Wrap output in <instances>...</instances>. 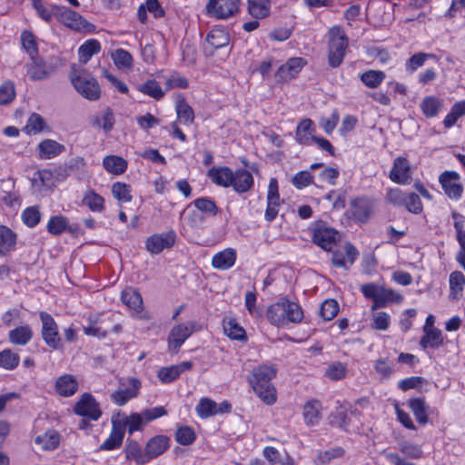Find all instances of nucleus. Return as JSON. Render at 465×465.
Instances as JSON below:
<instances>
[{
    "label": "nucleus",
    "mask_w": 465,
    "mask_h": 465,
    "mask_svg": "<svg viewBox=\"0 0 465 465\" xmlns=\"http://www.w3.org/2000/svg\"><path fill=\"white\" fill-rule=\"evenodd\" d=\"M440 183L449 198L459 200L461 197L463 188L459 183L460 175L454 171H445L440 176Z\"/></svg>",
    "instance_id": "obj_11"
},
{
    "label": "nucleus",
    "mask_w": 465,
    "mask_h": 465,
    "mask_svg": "<svg viewBox=\"0 0 465 465\" xmlns=\"http://www.w3.org/2000/svg\"><path fill=\"white\" fill-rule=\"evenodd\" d=\"M123 303L134 312L143 310V299L140 292L133 287L125 288L121 294Z\"/></svg>",
    "instance_id": "obj_24"
},
{
    "label": "nucleus",
    "mask_w": 465,
    "mask_h": 465,
    "mask_svg": "<svg viewBox=\"0 0 465 465\" xmlns=\"http://www.w3.org/2000/svg\"><path fill=\"white\" fill-rule=\"evenodd\" d=\"M465 285V276L461 272L455 271L450 275V296L452 299H459Z\"/></svg>",
    "instance_id": "obj_46"
},
{
    "label": "nucleus",
    "mask_w": 465,
    "mask_h": 465,
    "mask_svg": "<svg viewBox=\"0 0 465 465\" xmlns=\"http://www.w3.org/2000/svg\"><path fill=\"white\" fill-rule=\"evenodd\" d=\"M385 78V74L382 71L368 70L361 75L362 83L370 87L375 88L379 86Z\"/></svg>",
    "instance_id": "obj_55"
},
{
    "label": "nucleus",
    "mask_w": 465,
    "mask_h": 465,
    "mask_svg": "<svg viewBox=\"0 0 465 465\" xmlns=\"http://www.w3.org/2000/svg\"><path fill=\"white\" fill-rule=\"evenodd\" d=\"M132 188L131 185L116 182L112 185V194L119 202L128 203L132 200Z\"/></svg>",
    "instance_id": "obj_53"
},
{
    "label": "nucleus",
    "mask_w": 465,
    "mask_h": 465,
    "mask_svg": "<svg viewBox=\"0 0 465 465\" xmlns=\"http://www.w3.org/2000/svg\"><path fill=\"white\" fill-rule=\"evenodd\" d=\"M168 446L169 439L167 437L159 435L152 438L145 447L149 461L163 454L167 450Z\"/></svg>",
    "instance_id": "obj_26"
},
{
    "label": "nucleus",
    "mask_w": 465,
    "mask_h": 465,
    "mask_svg": "<svg viewBox=\"0 0 465 465\" xmlns=\"http://www.w3.org/2000/svg\"><path fill=\"white\" fill-rule=\"evenodd\" d=\"M236 261V252L234 249L227 248L217 252L212 259V265L218 270H228L232 268Z\"/></svg>",
    "instance_id": "obj_19"
},
{
    "label": "nucleus",
    "mask_w": 465,
    "mask_h": 465,
    "mask_svg": "<svg viewBox=\"0 0 465 465\" xmlns=\"http://www.w3.org/2000/svg\"><path fill=\"white\" fill-rule=\"evenodd\" d=\"M192 361H183L176 365L163 367L158 371V378L163 383H170L177 379L183 371L191 370Z\"/></svg>",
    "instance_id": "obj_16"
},
{
    "label": "nucleus",
    "mask_w": 465,
    "mask_h": 465,
    "mask_svg": "<svg viewBox=\"0 0 465 465\" xmlns=\"http://www.w3.org/2000/svg\"><path fill=\"white\" fill-rule=\"evenodd\" d=\"M92 125L94 127H101L105 133L112 131L114 125V115L112 109L107 107L92 121Z\"/></svg>",
    "instance_id": "obj_45"
},
{
    "label": "nucleus",
    "mask_w": 465,
    "mask_h": 465,
    "mask_svg": "<svg viewBox=\"0 0 465 465\" xmlns=\"http://www.w3.org/2000/svg\"><path fill=\"white\" fill-rule=\"evenodd\" d=\"M60 441V436L57 431L54 430H47L42 435H38L35 439V443L42 450H54Z\"/></svg>",
    "instance_id": "obj_37"
},
{
    "label": "nucleus",
    "mask_w": 465,
    "mask_h": 465,
    "mask_svg": "<svg viewBox=\"0 0 465 465\" xmlns=\"http://www.w3.org/2000/svg\"><path fill=\"white\" fill-rule=\"evenodd\" d=\"M253 185V178L250 172L238 169L233 173L232 185L235 192L242 193L248 192Z\"/></svg>",
    "instance_id": "obj_23"
},
{
    "label": "nucleus",
    "mask_w": 465,
    "mask_h": 465,
    "mask_svg": "<svg viewBox=\"0 0 465 465\" xmlns=\"http://www.w3.org/2000/svg\"><path fill=\"white\" fill-rule=\"evenodd\" d=\"M201 330V325L192 321L186 323H180L172 328L167 341L168 350L171 353H177L184 341L194 332Z\"/></svg>",
    "instance_id": "obj_5"
},
{
    "label": "nucleus",
    "mask_w": 465,
    "mask_h": 465,
    "mask_svg": "<svg viewBox=\"0 0 465 465\" xmlns=\"http://www.w3.org/2000/svg\"><path fill=\"white\" fill-rule=\"evenodd\" d=\"M193 204L199 211H202L209 215L214 216L218 213V207L216 206L215 203L209 198H197L194 200Z\"/></svg>",
    "instance_id": "obj_62"
},
{
    "label": "nucleus",
    "mask_w": 465,
    "mask_h": 465,
    "mask_svg": "<svg viewBox=\"0 0 465 465\" xmlns=\"http://www.w3.org/2000/svg\"><path fill=\"white\" fill-rule=\"evenodd\" d=\"M315 132V125L313 122L309 119H303L300 122L296 128L295 138L296 141L303 145H308L315 136L313 134Z\"/></svg>",
    "instance_id": "obj_22"
},
{
    "label": "nucleus",
    "mask_w": 465,
    "mask_h": 465,
    "mask_svg": "<svg viewBox=\"0 0 465 465\" xmlns=\"http://www.w3.org/2000/svg\"><path fill=\"white\" fill-rule=\"evenodd\" d=\"M33 335L34 331L31 326L24 324L9 331L8 340L14 345L25 346L30 342Z\"/></svg>",
    "instance_id": "obj_17"
},
{
    "label": "nucleus",
    "mask_w": 465,
    "mask_h": 465,
    "mask_svg": "<svg viewBox=\"0 0 465 465\" xmlns=\"http://www.w3.org/2000/svg\"><path fill=\"white\" fill-rule=\"evenodd\" d=\"M138 90L155 100H160L164 95V91L154 79H148L143 84L138 86Z\"/></svg>",
    "instance_id": "obj_51"
},
{
    "label": "nucleus",
    "mask_w": 465,
    "mask_h": 465,
    "mask_svg": "<svg viewBox=\"0 0 465 465\" xmlns=\"http://www.w3.org/2000/svg\"><path fill=\"white\" fill-rule=\"evenodd\" d=\"M195 411L199 417L206 419L220 413V411H223V409H219V406L214 401L208 398H203L196 405Z\"/></svg>",
    "instance_id": "obj_42"
},
{
    "label": "nucleus",
    "mask_w": 465,
    "mask_h": 465,
    "mask_svg": "<svg viewBox=\"0 0 465 465\" xmlns=\"http://www.w3.org/2000/svg\"><path fill=\"white\" fill-rule=\"evenodd\" d=\"M82 202L92 212L102 213L104 210V197L92 189L85 191Z\"/></svg>",
    "instance_id": "obj_38"
},
{
    "label": "nucleus",
    "mask_w": 465,
    "mask_h": 465,
    "mask_svg": "<svg viewBox=\"0 0 465 465\" xmlns=\"http://www.w3.org/2000/svg\"><path fill=\"white\" fill-rule=\"evenodd\" d=\"M64 145L54 140L45 139L38 145L39 158L52 159L59 155L64 151Z\"/></svg>",
    "instance_id": "obj_27"
},
{
    "label": "nucleus",
    "mask_w": 465,
    "mask_h": 465,
    "mask_svg": "<svg viewBox=\"0 0 465 465\" xmlns=\"http://www.w3.org/2000/svg\"><path fill=\"white\" fill-rule=\"evenodd\" d=\"M322 404L319 401L312 400L303 406V418L307 425H317L321 420Z\"/></svg>",
    "instance_id": "obj_28"
},
{
    "label": "nucleus",
    "mask_w": 465,
    "mask_h": 465,
    "mask_svg": "<svg viewBox=\"0 0 465 465\" xmlns=\"http://www.w3.org/2000/svg\"><path fill=\"white\" fill-rule=\"evenodd\" d=\"M101 49L100 43L95 39L85 41L78 49L79 62L86 64L90 58Z\"/></svg>",
    "instance_id": "obj_44"
},
{
    "label": "nucleus",
    "mask_w": 465,
    "mask_h": 465,
    "mask_svg": "<svg viewBox=\"0 0 465 465\" xmlns=\"http://www.w3.org/2000/svg\"><path fill=\"white\" fill-rule=\"evenodd\" d=\"M390 178L392 182L400 184H405L407 182V160L403 157H398L394 160L393 167L390 173Z\"/></svg>",
    "instance_id": "obj_36"
},
{
    "label": "nucleus",
    "mask_w": 465,
    "mask_h": 465,
    "mask_svg": "<svg viewBox=\"0 0 465 465\" xmlns=\"http://www.w3.org/2000/svg\"><path fill=\"white\" fill-rule=\"evenodd\" d=\"M270 0H248L249 14L256 19L268 16L270 14Z\"/></svg>",
    "instance_id": "obj_39"
},
{
    "label": "nucleus",
    "mask_w": 465,
    "mask_h": 465,
    "mask_svg": "<svg viewBox=\"0 0 465 465\" xmlns=\"http://www.w3.org/2000/svg\"><path fill=\"white\" fill-rule=\"evenodd\" d=\"M15 97V85L12 82H5L0 85V104H6Z\"/></svg>",
    "instance_id": "obj_64"
},
{
    "label": "nucleus",
    "mask_w": 465,
    "mask_h": 465,
    "mask_svg": "<svg viewBox=\"0 0 465 465\" xmlns=\"http://www.w3.org/2000/svg\"><path fill=\"white\" fill-rule=\"evenodd\" d=\"M361 291L366 298L373 301L372 309L385 307L388 303H399L403 301V295L375 283L364 284L361 287Z\"/></svg>",
    "instance_id": "obj_4"
},
{
    "label": "nucleus",
    "mask_w": 465,
    "mask_h": 465,
    "mask_svg": "<svg viewBox=\"0 0 465 465\" xmlns=\"http://www.w3.org/2000/svg\"><path fill=\"white\" fill-rule=\"evenodd\" d=\"M22 220L24 223L30 228L36 226L41 220V213L38 207L31 206L24 210L22 213Z\"/></svg>",
    "instance_id": "obj_59"
},
{
    "label": "nucleus",
    "mask_w": 465,
    "mask_h": 465,
    "mask_svg": "<svg viewBox=\"0 0 465 465\" xmlns=\"http://www.w3.org/2000/svg\"><path fill=\"white\" fill-rule=\"evenodd\" d=\"M47 231L51 234H61L67 228V219L63 215H55L51 217L47 223Z\"/></svg>",
    "instance_id": "obj_57"
},
{
    "label": "nucleus",
    "mask_w": 465,
    "mask_h": 465,
    "mask_svg": "<svg viewBox=\"0 0 465 465\" xmlns=\"http://www.w3.org/2000/svg\"><path fill=\"white\" fill-rule=\"evenodd\" d=\"M74 411L76 415L92 420H97L102 415L98 402L90 393H84L80 397L74 407Z\"/></svg>",
    "instance_id": "obj_7"
},
{
    "label": "nucleus",
    "mask_w": 465,
    "mask_h": 465,
    "mask_svg": "<svg viewBox=\"0 0 465 465\" xmlns=\"http://www.w3.org/2000/svg\"><path fill=\"white\" fill-rule=\"evenodd\" d=\"M284 305L282 298L278 302L270 305L266 310V317L268 321L274 326L283 327L285 326Z\"/></svg>",
    "instance_id": "obj_32"
},
{
    "label": "nucleus",
    "mask_w": 465,
    "mask_h": 465,
    "mask_svg": "<svg viewBox=\"0 0 465 465\" xmlns=\"http://www.w3.org/2000/svg\"><path fill=\"white\" fill-rule=\"evenodd\" d=\"M141 386L138 379L129 378L126 383H123L121 388L111 394V400L117 406H123L138 396Z\"/></svg>",
    "instance_id": "obj_8"
},
{
    "label": "nucleus",
    "mask_w": 465,
    "mask_h": 465,
    "mask_svg": "<svg viewBox=\"0 0 465 465\" xmlns=\"http://www.w3.org/2000/svg\"><path fill=\"white\" fill-rule=\"evenodd\" d=\"M223 331L224 333L232 340L240 341H246L247 336L244 329L239 325L233 318H225L223 320Z\"/></svg>",
    "instance_id": "obj_31"
},
{
    "label": "nucleus",
    "mask_w": 465,
    "mask_h": 465,
    "mask_svg": "<svg viewBox=\"0 0 465 465\" xmlns=\"http://www.w3.org/2000/svg\"><path fill=\"white\" fill-rule=\"evenodd\" d=\"M352 216L360 221L366 222L371 213L370 203L366 199L358 198L351 202Z\"/></svg>",
    "instance_id": "obj_41"
},
{
    "label": "nucleus",
    "mask_w": 465,
    "mask_h": 465,
    "mask_svg": "<svg viewBox=\"0 0 465 465\" xmlns=\"http://www.w3.org/2000/svg\"><path fill=\"white\" fill-rule=\"evenodd\" d=\"M424 336L420 341V345L426 349L427 347L439 348L443 344L441 331L434 328L423 331Z\"/></svg>",
    "instance_id": "obj_43"
},
{
    "label": "nucleus",
    "mask_w": 465,
    "mask_h": 465,
    "mask_svg": "<svg viewBox=\"0 0 465 465\" xmlns=\"http://www.w3.org/2000/svg\"><path fill=\"white\" fill-rule=\"evenodd\" d=\"M39 318L42 323L41 336L45 343L53 350L62 348V339L54 319L46 312H40Z\"/></svg>",
    "instance_id": "obj_6"
},
{
    "label": "nucleus",
    "mask_w": 465,
    "mask_h": 465,
    "mask_svg": "<svg viewBox=\"0 0 465 465\" xmlns=\"http://www.w3.org/2000/svg\"><path fill=\"white\" fill-rule=\"evenodd\" d=\"M282 300L285 311L283 313L285 318V326L289 323H300L303 319L302 307L298 303L291 302L285 297H282Z\"/></svg>",
    "instance_id": "obj_25"
},
{
    "label": "nucleus",
    "mask_w": 465,
    "mask_h": 465,
    "mask_svg": "<svg viewBox=\"0 0 465 465\" xmlns=\"http://www.w3.org/2000/svg\"><path fill=\"white\" fill-rule=\"evenodd\" d=\"M124 436V429L120 424L113 423L109 437L102 443L100 450H112L122 445Z\"/></svg>",
    "instance_id": "obj_30"
},
{
    "label": "nucleus",
    "mask_w": 465,
    "mask_h": 465,
    "mask_svg": "<svg viewBox=\"0 0 465 465\" xmlns=\"http://www.w3.org/2000/svg\"><path fill=\"white\" fill-rule=\"evenodd\" d=\"M409 408H411L416 420L420 425H425L428 422V409L423 398H415L409 401Z\"/></svg>",
    "instance_id": "obj_34"
},
{
    "label": "nucleus",
    "mask_w": 465,
    "mask_h": 465,
    "mask_svg": "<svg viewBox=\"0 0 465 465\" xmlns=\"http://www.w3.org/2000/svg\"><path fill=\"white\" fill-rule=\"evenodd\" d=\"M305 64L304 59L292 57L278 68L275 77L280 82H287L294 78Z\"/></svg>",
    "instance_id": "obj_14"
},
{
    "label": "nucleus",
    "mask_w": 465,
    "mask_h": 465,
    "mask_svg": "<svg viewBox=\"0 0 465 465\" xmlns=\"http://www.w3.org/2000/svg\"><path fill=\"white\" fill-rule=\"evenodd\" d=\"M346 366L340 361L331 363L325 370V375L332 381L343 379L346 376Z\"/></svg>",
    "instance_id": "obj_58"
},
{
    "label": "nucleus",
    "mask_w": 465,
    "mask_h": 465,
    "mask_svg": "<svg viewBox=\"0 0 465 465\" xmlns=\"http://www.w3.org/2000/svg\"><path fill=\"white\" fill-rule=\"evenodd\" d=\"M111 57L118 69L125 70L133 67V57L126 50L116 49L112 53Z\"/></svg>",
    "instance_id": "obj_50"
},
{
    "label": "nucleus",
    "mask_w": 465,
    "mask_h": 465,
    "mask_svg": "<svg viewBox=\"0 0 465 465\" xmlns=\"http://www.w3.org/2000/svg\"><path fill=\"white\" fill-rule=\"evenodd\" d=\"M387 199L393 205L407 206V194L399 187L389 188Z\"/></svg>",
    "instance_id": "obj_61"
},
{
    "label": "nucleus",
    "mask_w": 465,
    "mask_h": 465,
    "mask_svg": "<svg viewBox=\"0 0 465 465\" xmlns=\"http://www.w3.org/2000/svg\"><path fill=\"white\" fill-rule=\"evenodd\" d=\"M442 107V101L436 96H426L421 104L420 109L427 117L436 116Z\"/></svg>",
    "instance_id": "obj_47"
},
{
    "label": "nucleus",
    "mask_w": 465,
    "mask_h": 465,
    "mask_svg": "<svg viewBox=\"0 0 465 465\" xmlns=\"http://www.w3.org/2000/svg\"><path fill=\"white\" fill-rule=\"evenodd\" d=\"M339 239V232L332 228L318 225L314 229L313 242L327 252L332 251Z\"/></svg>",
    "instance_id": "obj_10"
},
{
    "label": "nucleus",
    "mask_w": 465,
    "mask_h": 465,
    "mask_svg": "<svg viewBox=\"0 0 465 465\" xmlns=\"http://www.w3.org/2000/svg\"><path fill=\"white\" fill-rule=\"evenodd\" d=\"M30 59L31 63L26 64V68L27 74L31 80L40 81L50 76V70H48L45 63L39 56Z\"/></svg>",
    "instance_id": "obj_18"
},
{
    "label": "nucleus",
    "mask_w": 465,
    "mask_h": 465,
    "mask_svg": "<svg viewBox=\"0 0 465 465\" xmlns=\"http://www.w3.org/2000/svg\"><path fill=\"white\" fill-rule=\"evenodd\" d=\"M276 376L273 365L262 364L253 368L249 382L259 398L267 404L276 401V390L272 380Z\"/></svg>",
    "instance_id": "obj_1"
},
{
    "label": "nucleus",
    "mask_w": 465,
    "mask_h": 465,
    "mask_svg": "<svg viewBox=\"0 0 465 465\" xmlns=\"http://www.w3.org/2000/svg\"><path fill=\"white\" fill-rule=\"evenodd\" d=\"M16 233L5 225H0V249L2 256L15 249L16 244Z\"/></svg>",
    "instance_id": "obj_40"
},
{
    "label": "nucleus",
    "mask_w": 465,
    "mask_h": 465,
    "mask_svg": "<svg viewBox=\"0 0 465 465\" xmlns=\"http://www.w3.org/2000/svg\"><path fill=\"white\" fill-rule=\"evenodd\" d=\"M124 452L127 460H134L139 465L149 462L146 450H143L135 440H127Z\"/></svg>",
    "instance_id": "obj_29"
},
{
    "label": "nucleus",
    "mask_w": 465,
    "mask_h": 465,
    "mask_svg": "<svg viewBox=\"0 0 465 465\" xmlns=\"http://www.w3.org/2000/svg\"><path fill=\"white\" fill-rule=\"evenodd\" d=\"M55 390L63 397L72 396L78 390V381L74 375H62L56 380Z\"/></svg>",
    "instance_id": "obj_20"
},
{
    "label": "nucleus",
    "mask_w": 465,
    "mask_h": 465,
    "mask_svg": "<svg viewBox=\"0 0 465 465\" xmlns=\"http://www.w3.org/2000/svg\"><path fill=\"white\" fill-rule=\"evenodd\" d=\"M21 43L25 50V52L29 54L30 58L38 56V47L35 35L29 31H24L21 34Z\"/></svg>",
    "instance_id": "obj_54"
},
{
    "label": "nucleus",
    "mask_w": 465,
    "mask_h": 465,
    "mask_svg": "<svg viewBox=\"0 0 465 465\" xmlns=\"http://www.w3.org/2000/svg\"><path fill=\"white\" fill-rule=\"evenodd\" d=\"M54 17L65 26L74 30L81 29L84 22L83 17L74 11L60 5L54 7Z\"/></svg>",
    "instance_id": "obj_15"
},
{
    "label": "nucleus",
    "mask_w": 465,
    "mask_h": 465,
    "mask_svg": "<svg viewBox=\"0 0 465 465\" xmlns=\"http://www.w3.org/2000/svg\"><path fill=\"white\" fill-rule=\"evenodd\" d=\"M176 235L171 231L164 233L153 234L150 236L145 242L146 249L153 254H158L164 249L173 246Z\"/></svg>",
    "instance_id": "obj_12"
},
{
    "label": "nucleus",
    "mask_w": 465,
    "mask_h": 465,
    "mask_svg": "<svg viewBox=\"0 0 465 465\" xmlns=\"http://www.w3.org/2000/svg\"><path fill=\"white\" fill-rule=\"evenodd\" d=\"M329 422L331 426L347 430L349 425V418L347 414V407L341 405L329 416Z\"/></svg>",
    "instance_id": "obj_49"
},
{
    "label": "nucleus",
    "mask_w": 465,
    "mask_h": 465,
    "mask_svg": "<svg viewBox=\"0 0 465 465\" xmlns=\"http://www.w3.org/2000/svg\"><path fill=\"white\" fill-rule=\"evenodd\" d=\"M175 440L182 445H190L195 440L194 431L188 426L180 427L175 432Z\"/></svg>",
    "instance_id": "obj_63"
},
{
    "label": "nucleus",
    "mask_w": 465,
    "mask_h": 465,
    "mask_svg": "<svg viewBox=\"0 0 465 465\" xmlns=\"http://www.w3.org/2000/svg\"><path fill=\"white\" fill-rule=\"evenodd\" d=\"M20 362V357L10 349L0 351V368L7 371L15 369Z\"/></svg>",
    "instance_id": "obj_52"
},
{
    "label": "nucleus",
    "mask_w": 465,
    "mask_h": 465,
    "mask_svg": "<svg viewBox=\"0 0 465 465\" xmlns=\"http://www.w3.org/2000/svg\"><path fill=\"white\" fill-rule=\"evenodd\" d=\"M178 119L184 124H191L194 120V114L192 107L186 103L184 98H179L175 105Z\"/></svg>",
    "instance_id": "obj_48"
},
{
    "label": "nucleus",
    "mask_w": 465,
    "mask_h": 465,
    "mask_svg": "<svg viewBox=\"0 0 465 465\" xmlns=\"http://www.w3.org/2000/svg\"><path fill=\"white\" fill-rule=\"evenodd\" d=\"M72 84L85 99L96 101L100 98L101 89L95 78L86 74L84 69L72 66L70 73Z\"/></svg>",
    "instance_id": "obj_2"
},
{
    "label": "nucleus",
    "mask_w": 465,
    "mask_h": 465,
    "mask_svg": "<svg viewBox=\"0 0 465 465\" xmlns=\"http://www.w3.org/2000/svg\"><path fill=\"white\" fill-rule=\"evenodd\" d=\"M358 255L359 252L356 248L351 243L347 242L342 250L332 249L331 262L335 267L348 270L350 267L348 263L352 265Z\"/></svg>",
    "instance_id": "obj_13"
},
{
    "label": "nucleus",
    "mask_w": 465,
    "mask_h": 465,
    "mask_svg": "<svg viewBox=\"0 0 465 465\" xmlns=\"http://www.w3.org/2000/svg\"><path fill=\"white\" fill-rule=\"evenodd\" d=\"M343 453V449L340 447L322 451L317 455L315 465H328L332 459L341 457Z\"/></svg>",
    "instance_id": "obj_60"
},
{
    "label": "nucleus",
    "mask_w": 465,
    "mask_h": 465,
    "mask_svg": "<svg viewBox=\"0 0 465 465\" xmlns=\"http://www.w3.org/2000/svg\"><path fill=\"white\" fill-rule=\"evenodd\" d=\"M348 47V38L344 31L338 26L329 31L328 63L330 66L338 67L343 61Z\"/></svg>",
    "instance_id": "obj_3"
},
{
    "label": "nucleus",
    "mask_w": 465,
    "mask_h": 465,
    "mask_svg": "<svg viewBox=\"0 0 465 465\" xmlns=\"http://www.w3.org/2000/svg\"><path fill=\"white\" fill-rule=\"evenodd\" d=\"M339 312V304L333 299H328L322 303L320 315L324 321L332 320Z\"/></svg>",
    "instance_id": "obj_56"
},
{
    "label": "nucleus",
    "mask_w": 465,
    "mask_h": 465,
    "mask_svg": "<svg viewBox=\"0 0 465 465\" xmlns=\"http://www.w3.org/2000/svg\"><path fill=\"white\" fill-rule=\"evenodd\" d=\"M206 41L213 49H219L229 45L230 35L223 28H213L208 33Z\"/></svg>",
    "instance_id": "obj_35"
},
{
    "label": "nucleus",
    "mask_w": 465,
    "mask_h": 465,
    "mask_svg": "<svg viewBox=\"0 0 465 465\" xmlns=\"http://www.w3.org/2000/svg\"><path fill=\"white\" fill-rule=\"evenodd\" d=\"M240 0H209L206 5L208 14L219 19H227L239 10Z\"/></svg>",
    "instance_id": "obj_9"
},
{
    "label": "nucleus",
    "mask_w": 465,
    "mask_h": 465,
    "mask_svg": "<svg viewBox=\"0 0 465 465\" xmlns=\"http://www.w3.org/2000/svg\"><path fill=\"white\" fill-rule=\"evenodd\" d=\"M207 176L215 184L229 187L232 183L233 173L228 167H213L208 171Z\"/></svg>",
    "instance_id": "obj_21"
},
{
    "label": "nucleus",
    "mask_w": 465,
    "mask_h": 465,
    "mask_svg": "<svg viewBox=\"0 0 465 465\" xmlns=\"http://www.w3.org/2000/svg\"><path fill=\"white\" fill-rule=\"evenodd\" d=\"M103 166L109 173L119 175L126 171L127 162L121 156L111 154L104 158Z\"/></svg>",
    "instance_id": "obj_33"
}]
</instances>
